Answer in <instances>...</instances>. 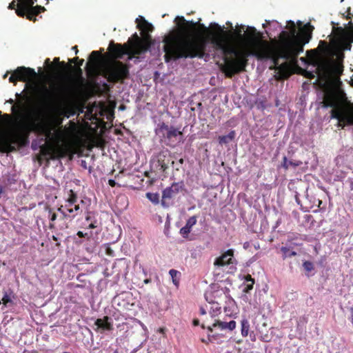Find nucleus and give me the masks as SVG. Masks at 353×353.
I'll list each match as a JSON object with an SVG mask.
<instances>
[{
    "instance_id": "f257e3e1",
    "label": "nucleus",
    "mask_w": 353,
    "mask_h": 353,
    "mask_svg": "<svg viewBox=\"0 0 353 353\" xmlns=\"http://www.w3.org/2000/svg\"><path fill=\"white\" fill-rule=\"evenodd\" d=\"M234 37H229L223 28L215 24V30L219 32L212 39L214 46L225 55L235 58L226 59L223 68L226 76L244 69L247 63L246 58L250 56L258 59H272L275 68L282 71L287 64H279V59L294 61L299 54L303 51V46L308 43L312 30L310 23L303 26L301 21L295 23L293 21H287L285 30L280 33L281 42L274 48L268 41L262 40L261 34L253 26L236 25L233 29Z\"/></svg>"
},
{
    "instance_id": "f03ea898",
    "label": "nucleus",
    "mask_w": 353,
    "mask_h": 353,
    "mask_svg": "<svg viewBox=\"0 0 353 353\" xmlns=\"http://www.w3.org/2000/svg\"><path fill=\"white\" fill-rule=\"evenodd\" d=\"M342 50L338 46L330 47L326 42L320 41L318 48L307 54L310 64L315 68L312 77H317L321 88L322 107L332 108L331 117L336 119L339 125H353V105L347 101L336 77L342 72Z\"/></svg>"
},
{
    "instance_id": "7ed1b4c3",
    "label": "nucleus",
    "mask_w": 353,
    "mask_h": 353,
    "mask_svg": "<svg viewBox=\"0 0 353 353\" xmlns=\"http://www.w3.org/2000/svg\"><path fill=\"white\" fill-rule=\"evenodd\" d=\"M174 22L177 30L165 36L163 40L165 62H169L171 59L202 57L205 39L203 37H191L196 23L187 21L180 16L175 18Z\"/></svg>"
},
{
    "instance_id": "20e7f679",
    "label": "nucleus",
    "mask_w": 353,
    "mask_h": 353,
    "mask_svg": "<svg viewBox=\"0 0 353 353\" xmlns=\"http://www.w3.org/2000/svg\"><path fill=\"white\" fill-rule=\"evenodd\" d=\"M15 95V101L12 99L8 101L12 104L11 111L14 116L5 114L2 117V139L8 145L24 144L30 132L37 128L30 108V98L21 93Z\"/></svg>"
},
{
    "instance_id": "39448f33",
    "label": "nucleus",
    "mask_w": 353,
    "mask_h": 353,
    "mask_svg": "<svg viewBox=\"0 0 353 353\" xmlns=\"http://www.w3.org/2000/svg\"><path fill=\"white\" fill-rule=\"evenodd\" d=\"M136 22L137 28L142 32L143 39H140L137 34L135 33L133 35V38L129 39L128 44L121 46L110 43L109 50L114 59H121L123 55L126 54L128 56V59H132L133 56L140 54L148 49L150 44L148 34L152 31L153 26L142 16H139L136 19Z\"/></svg>"
},
{
    "instance_id": "423d86ee",
    "label": "nucleus",
    "mask_w": 353,
    "mask_h": 353,
    "mask_svg": "<svg viewBox=\"0 0 353 353\" xmlns=\"http://www.w3.org/2000/svg\"><path fill=\"white\" fill-rule=\"evenodd\" d=\"M43 132L54 158L63 157L68 154L70 150L68 129L57 128L54 125L49 124L43 128Z\"/></svg>"
},
{
    "instance_id": "0eeeda50",
    "label": "nucleus",
    "mask_w": 353,
    "mask_h": 353,
    "mask_svg": "<svg viewBox=\"0 0 353 353\" xmlns=\"http://www.w3.org/2000/svg\"><path fill=\"white\" fill-rule=\"evenodd\" d=\"M128 74V68L121 62L112 60L103 65L101 74L109 81L116 82L124 79Z\"/></svg>"
},
{
    "instance_id": "6e6552de",
    "label": "nucleus",
    "mask_w": 353,
    "mask_h": 353,
    "mask_svg": "<svg viewBox=\"0 0 353 353\" xmlns=\"http://www.w3.org/2000/svg\"><path fill=\"white\" fill-rule=\"evenodd\" d=\"M77 201V195L72 190H70L69 197L65 201V204L59 208V211L65 217L74 218L81 212L79 205L76 203Z\"/></svg>"
},
{
    "instance_id": "1a4fd4ad",
    "label": "nucleus",
    "mask_w": 353,
    "mask_h": 353,
    "mask_svg": "<svg viewBox=\"0 0 353 353\" xmlns=\"http://www.w3.org/2000/svg\"><path fill=\"white\" fill-rule=\"evenodd\" d=\"M36 77L37 73L34 69L26 67H18L13 71L12 75L10 77L9 81L15 83L17 80H19L32 83Z\"/></svg>"
},
{
    "instance_id": "9d476101",
    "label": "nucleus",
    "mask_w": 353,
    "mask_h": 353,
    "mask_svg": "<svg viewBox=\"0 0 353 353\" xmlns=\"http://www.w3.org/2000/svg\"><path fill=\"white\" fill-rule=\"evenodd\" d=\"M214 265L217 268L229 265L230 270L228 271V272L233 273L236 270V261L234 259V250L232 249L228 250L223 254L215 259Z\"/></svg>"
},
{
    "instance_id": "9b49d317",
    "label": "nucleus",
    "mask_w": 353,
    "mask_h": 353,
    "mask_svg": "<svg viewBox=\"0 0 353 353\" xmlns=\"http://www.w3.org/2000/svg\"><path fill=\"white\" fill-rule=\"evenodd\" d=\"M156 134L161 136L163 139L169 141L181 139L182 132L179 128H175L173 126L169 127L168 125L162 123L159 125L156 129Z\"/></svg>"
},
{
    "instance_id": "f8f14e48",
    "label": "nucleus",
    "mask_w": 353,
    "mask_h": 353,
    "mask_svg": "<svg viewBox=\"0 0 353 353\" xmlns=\"http://www.w3.org/2000/svg\"><path fill=\"white\" fill-rule=\"evenodd\" d=\"M205 299L208 303L218 301L221 303L223 299H227L229 308L234 306V301L231 298L228 297L223 289L208 290L205 294Z\"/></svg>"
},
{
    "instance_id": "ddd939ff",
    "label": "nucleus",
    "mask_w": 353,
    "mask_h": 353,
    "mask_svg": "<svg viewBox=\"0 0 353 353\" xmlns=\"http://www.w3.org/2000/svg\"><path fill=\"white\" fill-rule=\"evenodd\" d=\"M338 48L341 50H350L353 43V23L346 28L340 34L338 39Z\"/></svg>"
},
{
    "instance_id": "4468645a",
    "label": "nucleus",
    "mask_w": 353,
    "mask_h": 353,
    "mask_svg": "<svg viewBox=\"0 0 353 353\" xmlns=\"http://www.w3.org/2000/svg\"><path fill=\"white\" fill-rule=\"evenodd\" d=\"M203 327L207 329L212 332L213 329L217 328L220 330H229L232 331L236 327V322L232 320L229 322L221 321L218 319H214L211 322H205L202 325Z\"/></svg>"
},
{
    "instance_id": "2eb2a0df",
    "label": "nucleus",
    "mask_w": 353,
    "mask_h": 353,
    "mask_svg": "<svg viewBox=\"0 0 353 353\" xmlns=\"http://www.w3.org/2000/svg\"><path fill=\"white\" fill-rule=\"evenodd\" d=\"M184 187L183 182L173 183L171 186L166 188L162 192V201L163 205H165V201L170 200L174 197Z\"/></svg>"
},
{
    "instance_id": "dca6fc26",
    "label": "nucleus",
    "mask_w": 353,
    "mask_h": 353,
    "mask_svg": "<svg viewBox=\"0 0 353 353\" xmlns=\"http://www.w3.org/2000/svg\"><path fill=\"white\" fill-rule=\"evenodd\" d=\"M221 303L218 301L212 303H208L204 307H200V313L202 315L206 314L209 312L212 321L221 313Z\"/></svg>"
},
{
    "instance_id": "f3484780",
    "label": "nucleus",
    "mask_w": 353,
    "mask_h": 353,
    "mask_svg": "<svg viewBox=\"0 0 353 353\" xmlns=\"http://www.w3.org/2000/svg\"><path fill=\"white\" fill-rule=\"evenodd\" d=\"M196 223V218L193 216L189 218L184 227L180 230V234L183 237H187L189 233L191 232L192 228Z\"/></svg>"
},
{
    "instance_id": "a211bd4d",
    "label": "nucleus",
    "mask_w": 353,
    "mask_h": 353,
    "mask_svg": "<svg viewBox=\"0 0 353 353\" xmlns=\"http://www.w3.org/2000/svg\"><path fill=\"white\" fill-rule=\"evenodd\" d=\"M14 297V296L12 291L5 292L3 298L0 300V305L3 304L5 307L8 306L12 303Z\"/></svg>"
},
{
    "instance_id": "6ab92c4d",
    "label": "nucleus",
    "mask_w": 353,
    "mask_h": 353,
    "mask_svg": "<svg viewBox=\"0 0 353 353\" xmlns=\"http://www.w3.org/2000/svg\"><path fill=\"white\" fill-rule=\"evenodd\" d=\"M100 54L98 51H92L90 56L89 62L87 63V65H90L92 64V67L96 68L98 65L99 60L100 59Z\"/></svg>"
},
{
    "instance_id": "aec40b11",
    "label": "nucleus",
    "mask_w": 353,
    "mask_h": 353,
    "mask_svg": "<svg viewBox=\"0 0 353 353\" xmlns=\"http://www.w3.org/2000/svg\"><path fill=\"white\" fill-rule=\"evenodd\" d=\"M108 318L105 317L104 319H98L95 321V325L99 327L103 328V330H110L112 329L111 324L108 321Z\"/></svg>"
},
{
    "instance_id": "412c9836",
    "label": "nucleus",
    "mask_w": 353,
    "mask_h": 353,
    "mask_svg": "<svg viewBox=\"0 0 353 353\" xmlns=\"http://www.w3.org/2000/svg\"><path fill=\"white\" fill-rule=\"evenodd\" d=\"M234 137H235V132L231 131L227 135L219 137V142L220 144L227 143L230 142V141H232V139H234Z\"/></svg>"
},
{
    "instance_id": "4be33fe9",
    "label": "nucleus",
    "mask_w": 353,
    "mask_h": 353,
    "mask_svg": "<svg viewBox=\"0 0 353 353\" xmlns=\"http://www.w3.org/2000/svg\"><path fill=\"white\" fill-rule=\"evenodd\" d=\"M301 164H302V162L300 161H288L287 157H284L282 165L285 169H288L290 166L297 167V166L301 165Z\"/></svg>"
},
{
    "instance_id": "5701e85b",
    "label": "nucleus",
    "mask_w": 353,
    "mask_h": 353,
    "mask_svg": "<svg viewBox=\"0 0 353 353\" xmlns=\"http://www.w3.org/2000/svg\"><path fill=\"white\" fill-rule=\"evenodd\" d=\"M169 274L172 278L173 284L177 287L179 283V278L180 272L176 270L172 269L169 271Z\"/></svg>"
},
{
    "instance_id": "b1692460",
    "label": "nucleus",
    "mask_w": 353,
    "mask_h": 353,
    "mask_svg": "<svg viewBox=\"0 0 353 353\" xmlns=\"http://www.w3.org/2000/svg\"><path fill=\"white\" fill-rule=\"evenodd\" d=\"M254 283V279L251 277V276L248 275L245 279V284L243 289V291L245 292H248L253 288V285Z\"/></svg>"
},
{
    "instance_id": "393cba45",
    "label": "nucleus",
    "mask_w": 353,
    "mask_h": 353,
    "mask_svg": "<svg viewBox=\"0 0 353 353\" xmlns=\"http://www.w3.org/2000/svg\"><path fill=\"white\" fill-rule=\"evenodd\" d=\"M250 330V323L247 319H243L241 321V334L243 336H247L248 335Z\"/></svg>"
},
{
    "instance_id": "a878e982",
    "label": "nucleus",
    "mask_w": 353,
    "mask_h": 353,
    "mask_svg": "<svg viewBox=\"0 0 353 353\" xmlns=\"http://www.w3.org/2000/svg\"><path fill=\"white\" fill-rule=\"evenodd\" d=\"M281 252H283V257L285 259L287 257H291L296 255V252L292 250H290L289 248L286 247H282L281 248Z\"/></svg>"
},
{
    "instance_id": "bb28decb",
    "label": "nucleus",
    "mask_w": 353,
    "mask_h": 353,
    "mask_svg": "<svg viewBox=\"0 0 353 353\" xmlns=\"http://www.w3.org/2000/svg\"><path fill=\"white\" fill-rule=\"evenodd\" d=\"M146 196L153 203L157 204L159 202V195L157 193L148 192Z\"/></svg>"
},
{
    "instance_id": "cd10ccee",
    "label": "nucleus",
    "mask_w": 353,
    "mask_h": 353,
    "mask_svg": "<svg viewBox=\"0 0 353 353\" xmlns=\"http://www.w3.org/2000/svg\"><path fill=\"white\" fill-rule=\"evenodd\" d=\"M68 94V88H63L61 89V92L58 94L57 99L58 101H62L64 99Z\"/></svg>"
},
{
    "instance_id": "c85d7f7f",
    "label": "nucleus",
    "mask_w": 353,
    "mask_h": 353,
    "mask_svg": "<svg viewBox=\"0 0 353 353\" xmlns=\"http://www.w3.org/2000/svg\"><path fill=\"white\" fill-rule=\"evenodd\" d=\"M303 266L307 272H310L314 269V265H313L312 263L310 261L303 262Z\"/></svg>"
},
{
    "instance_id": "c756f323",
    "label": "nucleus",
    "mask_w": 353,
    "mask_h": 353,
    "mask_svg": "<svg viewBox=\"0 0 353 353\" xmlns=\"http://www.w3.org/2000/svg\"><path fill=\"white\" fill-rule=\"evenodd\" d=\"M74 114L73 110L70 108H65V109L64 110V114L68 118L70 117L71 115H73Z\"/></svg>"
},
{
    "instance_id": "7c9ffc66",
    "label": "nucleus",
    "mask_w": 353,
    "mask_h": 353,
    "mask_svg": "<svg viewBox=\"0 0 353 353\" xmlns=\"http://www.w3.org/2000/svg\"><path fill=\"white\" fill-rule=\"evenodd\" d=\"M214 335H211V334H208V340L203 339L202 341H203V342H205V343L212 342L214 341Z\"/></svg>"
},
{
    "instance_id": "2f4dec72",
    "label": "nucleus",
    "mask_w": 353,
    "mask_h": 353,
    "mask_svg": "<svg viewBox=\"0 0 353 353\" xmlns=\"http://www.w3.org/2000/svg\"><path fill=\"white\" fill-rule=\"evenodd\" d=\"M108 183L110 186L114 187L116 184V182L113 179H110L108 181Z\"/></svg>"
},
{
    "instance_id": "473e14b6",
    "label": "nucleus",
    "mask_w": 353,
    "mask_h": 353,
    "mask_svg": "<svg viewBox=\"0 0 353 353\" xmlns=\"http://www.w3.org/2000/svg\"><path fill=\"white\" fill-rule=\"evenodd\" d=\"M89 228H97L96 222H92L88 225Z\"/></svg>"
},
{
    "instance_id": "72a5a7b5",
    "label": "nucleus",
    "mask_w": 353,
    "mask_h": 353,
    "mask_svg": "<svg viewBox=\"0 0 353 353\" xmlns=\"http://www.w3.org/2000/svg\"><path fill=\"white\" fill-rule=\"evenodd\" d=\"M86 234H85V235H86ZM77 235H78L79 237H83V236H85V234H83V232H81V231H79V232H77Z\"/></svg>"
},
{
    "instance_id": "f704fd0d",
    "label": "nucleus",
    "mask_w": 353,
    "mask_h": 353,
    "mask_svg": "<svg viewBox=\"0 0 353 353\" xmlns=\"http://www.w3.org/2000/svg\"><path fill=\"white\" fill-rule=\"evenodd\" d=\"M158 332H159V333H161V334H164V332H165V328H163V327H161V328H159V329Z\"/></svg>"
},
{
    "instance_id": "c9c22d12",
    "label": "nucleus",
    "mask_w": 353,
    "mask_h": 353,
    "mask_svg": "<svg viewBox=\"0 0 353 353\" xmlns=\"http://www.w3.org/2000/svg\"><path fill=\"white\" fill-rule=\"evenodd\" d=\"M14 6V1H12L10 6H9V8H13Z\"/></svg>"
},
{
    "instance_id": "e433bc0d",
    "label": "nucleus",
    "mask_w": 353,
    "mask_h": 353,
    "mask_svg": "<svg viewBox=\"0 0 353 353\" xmlns=\"http://www.w3.org/2000/svg\"><path fill=\"white\" fill-rule=\"evenodd\" d=\"M143 282H144V283L148 284V283H149L150 282V279H145Z\"/></svg>"
},
{
    "instance_id": "4c0bfd02",
    "label": "nucleus",
    "mask_w": 353,
    "mask_h": 353,
    "mask_svg": "<svg viewBox=\"0 0 353 353\" xmlns=\"http://www.w3.org/2000/svg\"><path fill=\"white\" fill-rule=\"evenodd\" d=\"M194 325H199V321H198V320H194Z\"/></svg>"
},
{
    "instance_id": "58836bf2",
    "label": "nucleus",
    "mask_w": 353,
    "mask_h": 353,
    "mask_svg": "<svg viewBox=\"0 0 353 353\" xmlns=\"http://www.w3.org/2000/svg\"><path fill=\"white\" fill-rule=\"evenodd\" d=\"M55 219H56V215H55V214H53V215H52V218H51L52 221L55 220Z\"/></svg>"
},
{
    "instance_id": "ea45409f",
    "label": "nucleus",
    "mask_w": 353,
    "mask_h": 353,
    "mask_svg": "<svg viewBox=\"0 0 353 353\" xmlns=\"http://www.w3.org/2000/svg\"><path fill=\"white\" fill-rule=\"evenodd\" d=\"M85 219L87 221H89L90 219V216L88 215Z\"/></svg>"
},
{
    "instance_id": "a19ab883",
    "label": "nucleus",
    "mask_w": 353,
    "mask_h": 353,
    "mask_svg": "<svg viewBox=\"0 0 353 353\" xmlns=\"http://www.w3.org/2000/svg\"><path fill=\"white\" fill-rule=\"evenodd\" d=\"M95 70H97V72H99V73H101V69L100 70V71H99V70H97V68H95Z\"/></svg>"
},
{
    "instance_id": "79ce46f5",
    "label": "nucleus",
    "mask_w": 353,
    "mask_h": 353,
    "mask_svg": "<svg viewBox=\"0 0 353 353\" xmlns=\"http://www.w3.org/2000/svg\"><path fill=\"white\" fill-rule=\"evenodd\" d=\"M95 70H97V72H99V73H101V69L100 70V71H99V70H97V68H95Z\"/></svg>"
},
{
    "instance_id": "37998d69",
    "label": "nucleus",
    "mask_w": 353,
    "mask_h": 353,
    "mask_svg": "<svg viewBox=\"0 0 353 353\" xmlns=\"http://www.w3.org/2000/svg\"><path fill=\"white\" fill-rule=\"evenodd\" d=\"M224 309H225V312H228V307H225Z\"/></svg>"
},
{
    "instance_id": "c03bdc74",
    "label": "nucleus",
    "mask_w": 353,
    "mask_h": 353,
    "mask_svg": "<svg viewBox=\"0 0 353 353\" xmlns=\"http://www.w3.org/2000/svg\"><path fill=\"white\" fill-rule=\"evenodd\" d=\"M8 75V72H6L5 74H4V78H6Z\"/></svg>"
},
{
    "instance_id": "a18cd8bd",
    "label": "nucleus",
    "mask_w": 353,
    "mask_h": 353,
    "mask_svg": "<svg viewBox=\"0 0 353 353\" xmlns=\"http://www.w3.org/2000/svg\"><path fill=\"white\" fill-rule=\"evenodd\" d=\"M83 62V60H81V63H80V65H82Z\"/></svg>"
},
{
    "instance_id": "49530a36",
    "label": "nucleus",
    "mask_w": 353,
    "mask_h": 353,
    "mask_svg": "<svg viewBox=\"0 0 353 353\" xmlns=\"http://www.w3.org/2000/svg\"><path fill=\"white\" fill-rule=\"evenodd\" d=\"M263 27L265 28V23H263Z\"/></svg>"
},
{
    "instance_id": "de8ad7c7",
    "label": "nucleus",
    "mask_w": 353,
    "mask_h": 353,
    "mask_svg": "<svg viewBox=\"0 0 353 353\" xmlns=\"http://www.w3.org/2000/svg\"><path fill=\"white\" fill-rule=\"evenodd\" d=\"M74 51H75V53H77V50L76 49H74Z\"/></svg>"
},
{
    "instance_id": "09e8293b",
    "label": "nucleus",
    "mask_w": 353,
    "mask_h": 353,
    "mask_svg": "<svg viewBox=\"0 0 353 353\" xmlns=\"http://www.w3.org/2000/svg\"><path fill=\"white\" fill-rule=\"evenodd\" d=\"M74 51H75V53H77V50L76 49H74Z\"/></svg>"
},
{
    "instance_id": "8fccbe9b",
    "label": "nucleus",
    "mask_w": 353,
    "mask_h": 353,
    "mask_svg": "<svg viewBox=\"0 0 353 353\" xmlns=\"http://www.w3.org/2000/svg\"><path fill=\"white\" fill-rule=\"evenodd\" d=\"M276 26H279V23L277 22H275Z\"/></svg>"
},
{
    "instance_id": "3c124183",
    "label": "nucleus",
    "mask_w": 353,
    "mask_h": 353,
    "mask_svg": "<svg viewBox=\"0 0 353 353\" xmlns=\"http://www.w3.org/2000/svg\"><path fill=\"white\" fill-rule=\"evenodd\" d=\"M344 0H341V2H343Z\"/></svg>"
},
{
    "instance_id": "603ef678",
    "label": "nucleus",
    "mask_w": 353,
    "mask_h": 353,
    "mask_svg": "<svg viewBox=\"0 0 353 353\" xmlns=\"http://www.w3.org/2000/svg\"><path fill=\"white\" fill-rule=\"evenodd\" d=\"M115 353H117V352H115Z\"/></svg>"
}]
</instances>
